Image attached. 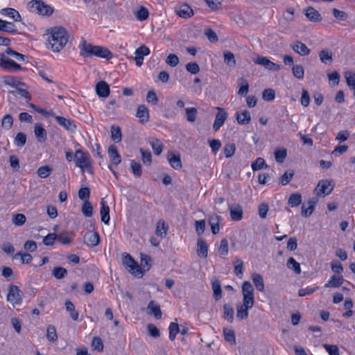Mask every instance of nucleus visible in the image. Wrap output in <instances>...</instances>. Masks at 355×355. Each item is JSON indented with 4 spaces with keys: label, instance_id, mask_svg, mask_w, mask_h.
<instances>
[{
    "label": "nucleus",
    "instance_id": "2eb2a0df",
    "mask_svg": "<svg viewBox=\"0 0 355 355\" xmlns=\"http://www.w3.org/2000/svg\"><path fill=\"white\" fill-rule=\"evenodd\" d=\"M304 15L309 20L312 22H320L322 19V17L318 11L311 6H309L306 8Z\"/></svg>",
    "mask_w": 355,
    "mask_h": 355
},
{
    "label": "nucleus",
    "instance_id": "412c9836",
    "mask_svg": "<svg viewBox=\"0 0 355 355\" xmlns=\"http://www.w3.org/2000/svg\"><path fill=\"white\" fill-rule=\"evenodd\" d=\"M55 120L61 126L69 131L74 132L76 128V125L71 120L63 116H57Z\"/></svg>",
    "mask_w": 355,
    "mask_h": 355
},
{
    "label": "nucleus",
    "instance_id": "f8f14e48",
    "mask_svg": "<svg viewBox=\"0 0 355 355\" xmlns=\"http://www.w3.org/2000/svg\"><path fill=\"white\" fill-rule=\"evenodd\" d=\"M292 49L300 55H307L310 53V49L306 45L300 41H295L291 44Z\"/></svg>",
    "mask_w": 355,
    "mask_h": 355
},
{
    "label": "nucleus",
    "instance_id": "680f3d73",
    "mask_svg": "<svg viewBox=\"0 0 355 355\" xmlns=\"http://www.w3.org/2000/svg\"><path fill=\"white\" fill-rule=\"evenodd\" d=\"M254 288L250 282L245 281L242 284V294L243 295H252Z\"/></svg>",
    "mask_w": 355,
    "mask_h": 355
},
{
    "label": "nucleus",
    "instance_id": "a878e982",
    "mask_svg": "<svg viewBox=\"0 0 355 355\" xmlns=\"http://www.w3.org/2000/svg\"><path fill=\"white\" fill-rule=\"evenodd\" d=\"M236 120L239 124L245 125L250 122V113L248 110H243L236 113Z\"/></svg>",
    "mask_w": 355,
    "mask_h": 355
},
{
    "label": "nucleus",
    "instance_id": "a18cd8bd",
    "mask_svg": "<svg viewBox=\"0 0 355 355\" xmlns=\"http://www.w3.org/2000/svg\"><path fill=\"white\" fill-rule=\"evenodd\" d=\"M187 119L189 122L193 123L196 121L198 110L195 107H187L185 109Z\"/></svg>",
    "mask_w": 355,
    "mask_h": 355
},
{
    "label": "nucleus",
    "instance_id": "dca6fc26",
    "mask_svg": "<svg viewBox=\"0 0 355 355\" xmlns=\"http://www.w3.org/2000/svg\"><path fill=\"white\" fill-rule=\"evenodd\" d=\"M0 14L3 16H6L12 19L15 21H20L21 20L19 12L12 8H6L0 10Z\"/></svg>",
    "mask_w": 355,
    "mask_h": 355
},
{
    "label": "nucleus",
    "instance_id": "423d86ee",
    "mask_svg": "<svg viewBox=\"0 0 355 355\" xmlns=\"http://www.w3.org/2000/svg\"><path fill=\"white\" fill-rule=\"evenodd\" d=\"M0 67L8 71H17L21 69L19 64L10 59L4 53H0Z\"/></svg>",
    "mask_w": 355,
    "mask_h": 355
},
{
    "label": "nucleus",
    "instance_id": "b1692460",
    "mask_svg": "<svg viewBox=\"0 0 355 355\" xmlns=\"http://www.w3.org/2000/svg\"><path fill=\"white\" fill-rule=\"evenodd\" d=\"M107 153L112 164L118 165L121 163V158L115 146L111 145L108 148Z\"/></svg>",
    "mask_w": 355,
    "mask_h": 355
},
{
    "label": "nucleus",
    "instance_id": "4468645a",
    "mask_svg": "<svg viewBox=\"0 0 355 355\" xmlns=\"http://www.w3.org/2000/svg\"><path fill=\"white\" fill-rule=\"evenodd\" d=\"M230 216L232 220L239 221L243 218V209L239 204H233L229 207Z\"/></svg>",
    "mask_w": 355,
    "mask_h": 355
},
{
    "label": "nucleus",
    "instance_id": "6e6d98bb",
    "mask_svg": "<svg viewBox=\"0 0 355 355\" xmlns=\"http://www.w3.org/2000/svg\"><path fill=\"white\" fill-rule=\"evenodd\" d=\"M347 85L353 89H355V72L346 71L345 73Z\"/></svg>",
    "mask_w": 355,
    "mask_h": 355
},
{
    "label": "nucleus",
    "instance_id": "e433bc0d",
    "mask_svg": "<svg viewBox=\"0 0 355 355\" xmlns=\"http://www.w3.org/2000/svg\"><path fill=\"white\" fill-rule=\"evenodd\" d=\"M302 196L299 193H292L288 200V204L292 207H295L302 203Z\"/></svg>",
    "mask_w": 355,
    "mask_h": 355
},
{
    "label": "nucleus",
    "instance_id": "0e129e2a",
    "mask_svg": "<svg viewBox=\"0 0 355 355\" xmlns=\"http://www.w3.org/2000/svg\"><path fill=\"white\" fill-rule=\"evenodd\" d=\"M82 212L86 217H90L93 214V207L89 201H85L82 207Z\"/></svg>",
    "mask_w": 355,
    "mask_h": 355
},
{
    "label": "nucleus",
    "instance_id": "09e8293b",
    "mask_svg": "<svg viewBox=\"0 0 355 355\" xmlns=\"http://www.w3.org/2000/svg\"><path fill=\"white\" fill-rule=\"evenodd\" d=\"M149 15L148 10L146 8L141 6L135 13L136 18L139 21H144L148 19Z\"/></svg>",
    "mask_w": 355,
    "mask_h": 355
},
{
    "label": "nucleus",
    "instance_id": "58836bf2",
    "mask_svg": "<svg viewBox=\"0 0 355 355\" xmlns=\"http://www.w3.org/2000/svg\"><path fill=\"white\" fill-rule=\"evenodd\" d=\"M3 83L6 85H10L12 87L17 88V87L19 85H24V83L19 81L14 76H4L3 78Z\"/></svg>",
    "mask_w": 355,
    "mask_h": 355
},
{
    "label": "nucleus",
    "instance_id": "052dcab7",
    "mask_svg": "<svg viewBox=\"0 0 355 355\" xmlns=\"http://www.w3.org/2000/svg\"><path fill=\"white\" fill-rule=\"evenodd\" d=\"M224 62L229 66H234L236 60L234 53L230 51H225L224 53Z\"/></svg>",
    "mask_w": 355,
    "mask_h": 355
},
{
    "label": "nucleus",
    "instance_id": "774afa93",
    "mask_svg": "<svg viewBox=\"0 0 355 355\" xmlns=\"http://www.w3.org/2000/svg\"><path fill=\"white\" fill-rule=\"evenodd\" d=\"M92 346L94 348V349H96L98 352H101L103 349V343L101 338L99 337H94Z\"/></svg>",
    "mask_w": 355,
    "mask_h": 355
},
{
    "label": "nucleus",
    "instance_id": "c9c22d12",
    "mask_svg": "<svg viewBox=\"0 0 355 355\" xmlns=\"http://www.w3.org/2000/svg\"><path fill=\"white\" fill-rule=\"evenodd\" d=\"M250 308H247L242 304H237L236 306V318L239 320H245L248 317V310Z\"/></svg>",
    "mask_w": 355,
    "mask_h": 355
},
{
    "label": "nucleus",
    "instance_id": "f03ea898",
    "mask_svg": "<svg viewBox=\"0 0 355 355\" xmlns=\"http://www.w3.org/2000/svg\"><path fill=\"white\" fill-rule=\"evenodd\" d=\"M80 55L84 57L96 56L107 60L113 57L112 52L107 48L103 46H94L84 40L80 44Z\"/></svg>",
    "mask_w": 355,
    "mask_h": 355
},
{
    "label": "nucleus",
    "instance_id": "a211bd4d",
    "mask_svg": "<svg viewBox=\"0 0 355 355\" xmlns=\"http://www.w3.org/2000/svg\"><path fill=\"white\" fill-rule=\"evenodd\" d=\"M136 116L139 118L141 123H146L149 121V111L145 105L138 106Z\"/></svg>",
    "mask_w": 355,
    "mask_h": 355
},
{
    "label": "nucleus",
    "instance_id": "864d4df0",
    "mask_svg": "<svg viewBox=\"0 0 355 355\" xmlns=\"http://www.w3.org/2000/svg\"><path fill=\"white\" fill-rule=\"evenodd\" d=\"M13 124V119L10 114H6L3 116L1 121V127L9 130L12 128Z\"/></svg>",
    "mask_w": 355,
    "mask_h": 355
},
{
    "label": "nucleus",
    "instance_id": "bb28decb",
    "mask_svg": "<svg viewBox=\"0 0 355 355\" xmlns=\"http://www.w3.org/2000/svg\"><path fill=\"white\" fill-rule=\"evenodd\" d=\"M343 281L344 279L343 276H336L334 275L331 277L330 279L325 284L324 286L326 288L339 287L343 284Z\"/></svg>",
    "mask_w": 355,
    "mask_h": 355
},
{
    "label": "nucleus",
    "instance_id": "a19ab883",
    "mask_svg": "<svg viewBox=\"0 0 355 355\" xmlns=\"http://www.w3.org/2000/svg\"><path fill=\"white\" fill-rule=\"evenodd\" d=\"M212 289L214 293V297L216 300H218L222 297V289L220 282L219 280H215L212 282Z\"/></svg>",
    "mask_w": 355,
    "mask_h": 355
},
{
    "label": "nucleus",
    "instance_id": "20e7f679",
    "mask_svg": "<svg viewBox=\"0 0 355 355\" xmlns=\"http://www.w3.org/2000/svg\"><path fill=\"white\" fill-rule=\"evenodd\" d=\"M31 8L41 15L50 16L53 12V8L46 4L42 0H33L29 2Z\"/></svg>",
    "mask_w": 355,
    "mask_h": 355
},
{
    "label": "nucleus",
    "instance_id": "5fc2aeb1",
    "mask_svg": "<svg viewBox=\"0 0 355 355\" xmlns=\"http://www.w3.org/2000/svg\"><path fill=\"white\" fill-rule=\"evenodd\" d=\"M130 167L135 176L139 178L141 175L142 169L141 165L139 163L135 162V160H132L130 163Z\"/></svg>",
    "mask_w": 355,
    "mask_h": 355
},
{
    "label": "nucleus",
    "instance_id": "4d7b16f0",
    "mask_svg": "<svg viewBox=\"0 0 355 355\" xmlns=\"http://www.w3.org/2000/svg\"><path fill=\"white\" fill-rule=\"evenodd\" d=\"M179 62L178 57L174 53H170L166 59V63L171 67H176Z\"/></svg>",
    "mask_w": 355,
    "mask_h": 355
},
{
    "label": "nucleus",
    "instance_id": "37998d69",
    "mask_svg": "<svg viewBox=\"0 0 355 355\" xmlns=\"http://www.w3.org/2000/svg\"><path fill=\"white\" fill-rule=\"evenodd\" d=\"M286 266L289 269L295 271V272L296 274H298V275L300 274V272H301L300 265L298 262H297L295 261V259L294 258L290 257L287 261Z\"/></svg>",
    "mask_w": 355,
    "mask_h": 355
},
{
    "label": "nucleus",
    "instance_id": "ddd939ff",
    "mask_svg": "<svg viewBox=\"0 0 355 355\" xmlns=\"http://www.w3.org/2000/svg\"><path fill=\"white\" fill-rule=\"evenodd\" d=\"M150 54V49L145 45H141L135 51V62L136 64L139 67L143 64L144 56Z\"/></svg>",
    "mask_w": 355,
    "mask_h": 355
},
{
    "label": "nucleus",
    "instance_id": "de8ad7c7",
    "mask_svg": "<svg viewBox=\"0 0 355 355\" xmlns=\"http://www.w3.org/2000/svg\"><path fill=\"white\" fill-rule=\"evenodd\" d=\"M18 257L20 258L21 259V263L22 264H25V263H29L32 259H33V257L32 256L28 254V253H23V252H19L17 253H16L14 256H13V259H17Z\"/></svg>",
    "mask_w": 355,
    "mask_h": 355
},
{
    "label": "nucleus",
    "instance_id": "f704fd0d",
    "mask_svg": "<svg viewBox=\"0 0 355 355\" xmlns=\"http://www.w3.org/2000/svg\"><path fill=\"white\" fill-rule=\"evenodd\" d=\"M66 310L70 313L71 319L74 321L78 319L79 313L76 310L74 304L69 300L65 302Z\"/></svg>",
    "mask_w": 355,
    "mask_h": 355
},
{
    "label": "nucleus",
    "instance_id": "ea45409f",
    "mask_svg": "<svg viewBox=\"0 0 355 355\" xmlns=\"http://www.w3.org/2000/svg\"><path fill=\"white\" fill-rule=\"evenodd\" d=\"M168 227L164 221H159L156 225V234L161 238L166 236Z\"/></svg>",
    "mask_w": 355,
    "mask_h": 355
},
{
    "label": "nucleus",
    "instance_id": "79ce46f5",
    "mask_svg": "<svg viewBox=\"0 0 355 355\" xmlns=\"http://www.w3.org/2000/svg\"><path fill=\"white\" fill-rule=\"evenodd\" d=\"M251 167H252V169L254 171H256L261 170L263 168H267L268 166L266 164L265 160H264L263 158L258 157V158L256 159L255 161H254L252 163Z\"/></svg>",
    "mask_w": 355,
    "mask_h": 355
},
{
    "label": "nucleus",
    "instance_id": "39448f33",
    "mask_svg": "<svg viewBox=\"0 0 355 355\" xmlns=\"http://www.w3.org/2000/svg\"><path fill=\"white\" fill-rule=\"evenodd\" d=\"M74 160L76 165L80 167L82 171L87 169L91 172L90 157L88 153L81 150H77L75 153Z\"/></svg>",
    "mask_w": 355,
    "mask_h": 355
},
{
    "label": "nucleus",
    "instance_id": "1a4fd4ad",
    "mask_svg": "<svg viewBox=\"0 0 355 355\" xmlns=\"http://www.w3.org/2000/svg\"><path fill=\"white\" fill-rule=\"evenodd\" d=\"M218 113L213 124V129L217 131L227 119V113L221 107H216Z\"/></svg>",
    "mask_w": 355,
    "mask_h": 355
},
{
    "label": "nucleus",
    "instance_id": "3c124183",
    "mask_svg": "<svg viewBox=\"0 0 355 355\" xmlns=\"http://www.w3.org/2000/svg\"><path fill=\"white\" fill-rule=\"evenodd\" d=\"M234 273L236 276L241 277L243 273V262L239 258L235 259L234 261Z\"/></svg>",
    "mask_w": 355,
    "mask_h": 355
},
{
    "label": "nucleus",
    "instance_id": "f257e3e1",
    "mask_svg": "<svg viewBox=\"0 0 355 355\" xmlns=\"http://www.w3.org/2000/svg\"><path fill=\"white\" fill-rule=\"evenodd\" d=\"M49 48L53 52H60L67 44L69 36L65 28L55 26L49 30L47 33Z\"/></svg>",
    "mask_w": 355,
    "mask_h": 355
},
{
    "label": "nucleus",
    "instance_id": "7ed1b4c3",
    "mask_svg": "<svg viewBox=\"0 0 355 355\" xmlns=\"http://www.w3.org/2000/svg\"><path fill=\"white\" fill-rule=\"evenodd\" d=\"M122 262L123 266L135 276L143 275L141 267L133 257L127 252L122 254Z\"/></svg>",
    "mask_w": 355,
    "mask_h": 355
},
{
    "label": "nucleus",
    "instance_id": "49530a36",
    "mask_svg": "<svg viewBox=\"0 0 355 355\" xmlns=\"http://www.w3.org/2000/svg\"><path fill=\"white\" fill-rule=\"evenodd\" d=\"M223 334L225 340L227 342L230 343V344H234L236 343V338L234 330L225 328L223 329Z\"/></svg>",
    "mask_w": 355,
    "mask_h": 355
},
{
    "label": "nucleus",
    "instance_id": "69168bd1",
    "mask_svg": "<svg viewBox=\"0 0 355 355\" xmlns=\"http://www.w3.org/2000/svg\"><path fill=\"white\" fill-rule=\"evenodd\" d=\"M26 218L25 215H24L22 214H15L12 218V223L16 226L23 225L26 223Z\"/></svg>",
    "mask_w": 355,
    "mask_h": 355
},
{
    "label": "nucleus",
    "instance_id": "e2e57ef3",
    "mask_svg": "<svg viewBox=\"0 0 355 355\" xmlns=\"http://www.w3.org/2000/svg\"><path fill=\"white\" fill-rule=\"evenodd\" d=\"M26 142V136L23 132H19L17 134L15 138V144L18 147L24 146Z\"/></svg>",
    "mask_w": 355,
    "mask_h": 355
},
{
    "label": "nucleus",
    "instance_id": "338daca9",
    "mask_svg": "<svg viewBox=\"0 0 355 355\" xmlns=\"http://www.w3.org/2000/svg\"><path fill=\"white\" fill-rule=\"evenodd\" d=\"M46 337L50 341H55L57 340L56 329L54 326L50 325L48 327L46 330Z\"/></svg>",
    "mask_w": 355,
    "mask_h": 355
},
{
    "label": "nucleus",
    "instance_id": "f3484780",
    "mask_svg": "<svg viewBox=\"0 0 355 355\" xmlns=\"http://www.w3.org/2000/svg\"><path fill=\"white\" fill-rule=\"evenodd\" d=\"M147 313L153 315L156 319L162 318V311L159 304L155 301H150L147 306Z\"/></svg>",
    "mask_w": 355,
    "mask_h": 355
},
{
    "label": "nucleus",
    "instance_id": "7c9ffc66",
    "mask_svg": "<svg viewBox=\"0 0 355 355\" xmlns=\"http://www.w3.org/2000/svg\"><path fill=\"white\" fill-rule=\"evenodd\" d=\"M252 279L257 290L259 291H263L264 290V282L263 277L260 274H252Z\"/></svg>",
    "mask_w": 355,
    "mask_h": 355
},
{
    "label": "nucleus",
    "instance_id": "603ef678",
    "mask_svg": "<svg viewBox=\"0 0 355 355\" xmlns=\"http://www.w3.org/2000/svg\"><path fill=\"white\" fill-rule=\"evenodd\" d=\"M169 330V338L171 340H174L177 334L180 331V327L178 323L171 322L168 327Z\"/></svg>",
    "mask_w": 355,
    "mask_h": 355
},
{
    "label": "nucleus",
    "instance_id": "c85d7f7f",
    "mask_svg": "<svg viewBox=\"0 0 355 355\" xmlns=\"http://www.w3.org/2000/svg\"><path fill=\"white\" fill-rule=\"evenodd\" d=\"M85 238H87L88 243L87 244L92 247L96 246L100 243V236L98 232H88L85 235Z\"/></svg>",
    "mask_w": 355,
    "mask_h": 355
},
{
    "label": "nucleus",
    "instance_id": "aec40b11",
    "mask_svg": "<svg viewBox=\"0 0 355 355\" xmlns=\"http://www.w3.org/2000/svg\"><path fill=\"white\" fill-rule=\"evenodd\" d=\"M34 133L38 142L43 143L47 139L46 131L40 123L35 125Z\"/></svg>",
    "mask_w": 355,
    "mask_h": 355
},
{
    "label": "nucleus",
    "instance_id": "473e14b6",
    "mask_svg": "<svg viewBox=\"0 0 355 355\" xmlns=\"http://www.w3.org/2000/svg\"><path fill=\"white\" fill-rule=\"evenodd\" d=\"M223 318L230 322L234 320V309L229 304L223 305Z\"/></svg>",
    "mask_w": 355,
    "mask_h": 355
},
{
    "label": "nucleus",
    "instance_id": "6e6552de",
    "mask_svg": "<svg viewBox=\"0 0 355 355\" xmlns=\"http://www.w3.org/2000/svg\"><path fill=\"white\" fill-rule=\"evenodd\" d=\"M254 62L257 64L264 67L268 70L278 71L282 68L280 65L272 62L265 56L259 55L254 60Z\"/></svg>",
    "mask_w": 355,
    "mask_h": 355
},
{
    "label": "nucleus",
    "instance_id": "4be33fe9",
    "mask_svg": "<svg viewBox=\"0 0 355 355\" xmlns=\"http://www.w3.org/2000/svg\"><path fill=\"white\" fill-rule=\"evenodd\" d=\"M197 254L200 257L207 258L208 254V246L206 241L199 238L197 241Z\"/></svg>",
    "mask_w": 355,
    "mask_h": 355
},
{
    "label": "nucleus",
    "instance_id": "13d9d810",
    "mask_svg": "<svg viewBox=\"0 0 355 355\" xmlns=\"http://www.w3.org/2000/svg\"><path fill=\"white\" fill-rule=\"evenodd\" d=\"M52 169L49 166H43L37 169V173L41 178H46L49 176Z\"/></svg>",
    "mask_w": 355,
    "mask_h": 355
},
{
    "label": "nucleus",
    "instance_id": "2f4dec72",
    "mask_svg": "<svg viewBox=\"0 0 355 355\" xmlns=\"http://www.w3.org/2000/svg\"><path fill=\"white\" fill-rule=\"evenodd\" d=\"M150 144L155 155H158L162 153L164 145L160 140L155 138H151L150 139Z\"/></svg>",
    "mask_w": 355,
    "mask_h": 355
},
{
    "label": "nucleus",
    "instance_id": "cd10ccee",
    "mask_svg": "<svg viewBox=\"0 0 355 355\" xmlns=\"http://www.w3.org/2000/svg\"><path fill=\"white\" fill-rule=\"evenodd\" d=\"M319 58L324 64L331 63L333 61V53L329 49H322L319 52Z\"/></svg>",
    "mask_w": 355,
    "mask_h": 355
},
{
    "label": "nucleus",
    "instance_id": "c03bdc74",
    "mask_svg": "<svg viewBox=\"0 0 355 355\" xmlns=\"http://www.w3.org/2000/svg\"><path fill=\"white\" fill-rule=\"evenodd\" d=\"M52 275L56 279H60L65 277L67 275L66 268L60 266L55 267L52 270Z\"/></svg>",
    "mask_w": 355,
    "mask_h": 355
},
{
    "label": "nucleus",
    "instance_id": "9d476101",
    "mask_svg": "<svg viewBox=\"0 0 355 355\" xmlns=\"http://www.w3.org/2000/svg\"><path fill=\"white\" fill-rule=\"evenodd\" d=\"M96 93L100 98H107L109 96L110 93V89L109 85L104 80H101L96 83Z\"/></svg>",
    "mask_w": 355,
    "mask_h": 355
},
{
    "label": "nucleus",
    "instance_id": "bf43d9fd",
    "mask_svg": "<svg viewBox=\"0 0 355 355\" xmlns=\"http://www.w3.org/2000/svg\"><path fill=\"white\" fill-rule=\"evenodd\" d=\"M293 76L298 78L302 79L304 78V68L300 64H296L293 67L292 69Z\"/></svg>",
    "mask_w": 355,
    "mask_h": 355
},
{
    "label": "nucleus",
    "instance_id": "5701e85b",
    "mask_svg": "<svg viewBox=\"0 0 355 355\" xmlns=\"http://www.w3.org/2000/svg\"><path fill=\"white\" fill-rule=\"evenodd\" d=\"M167 159L171 166L175 169H180L182 167L180 155L174 154L173 152H168Z\"/></svg>",
    "mask_w": 355,
    "mask_h": 355
},
{
    "label": "nucleus",
    "instance_id": "9b49d317",
    "mask_svg": "<svg viewBox=\"0 0 355 355\" xmlns=\"http://www.w3.org/2000/svg\"><path fill=\"white\" fill-rule=\"evenodd\" d=\"M315 191L318 195L324 194L329 195L333 191V187L331 186L330 181L327 180H322L319 182Z\"/></svg>",
    "mask_w": 355,
    "mask_h": 355
},
{
    "label": "nucleus",
    "instance_id": "0eeeda50",
    "mask_svg": "<svg viewBox=\"0 0 355 355\" xmlns=\"http://www.w3.org/2000/svg\"><path fill=\"white\" fill-rule=\"evenodd\" d=\"M8 293L7 295V300L12 305L20 304L22 300L21 291L18 286L10 284L8 287Z\"/></svg>",
    "mask_w": 355,
    "mask_h": 355
},
{
    "label": "nucleus",
    "instance_id": "6ab92c4d",
    "mask_svg": "<svg viewBox=\"0 0 355 355\" xmlns=\"http://www.w3.org/2000/svg\"><path fill=\"white\" fill-rule=\"evenodd\" d=\"M175 12L179 17L184 19L190 18L193 15L192 8L187 3L181 6Z\"/></svg>",
    "mask_w": 355,
    "mask_h": 355
},
{
    "label": "nucleus",
    "instance_id": "72a5a7b5",
    "mask_svg": "<svg viewBox=\"0 0 355 355\" xmlns=\"http://www.w3.org/2000/svg\"><path fill=\"white\" fill-rule=\"evenodd\" d=\"M239 89L238 94L241 96H246L249 91V83L244 78H241L239 80Z\"/></svg>",
    "mask_w": 355,
    "mask_h": 355
},
{
    "label": "nucleus",
    "instance_id": "4c0bfd02",
    "mask_svg": "<svg viewBox=\"0 0 355 355\" xmlns=\"http://www.w3.org/2000/svg\"><path fill=\"white\" fill-rule=\"evenodd\" d=\"M111 137L112 139L115 142L118 143L121 141V130L120 127L112 125L111 127Z\"/></svg>",
    "mask_w": 355,
    "mask_h": 355
},
{
    "label": "nucleus",
    "instance_id": "c756f323",
    "mask_svg": "<svg viewBox=\"0 0 355 355\" xmlns=\"http://www.w3.org/2000/svg\"><path fill=\"white\" fill-rule=\"evenodd\" d=\"M219 223L220 217L218 215H213L209 218V223L214 234H218L220 230Z\"/></svg>",
    "mask_w": 355,
    "mask_h": 355
},
{
    "label": "nucleus",
    "instance_id": "8fccbe9b",
    "mask_svg": "<svg viewBox=\"0 0 355 355\" xmlns=\"http://www.w3.org/2000/svg\"><path fill=\"white\" fill-rule=\"evenodd\" d=\"M295 173L293 170L287 171L284 174L279 178L280 183L282 185H286L292 180Z\"/></svg>",
    "mask_w": 355,
    "mask_h": 355
},
{
    "label": "nucleus",
    "instance_id": "393cba45",
    "mask_svg": "<svg viewBox=\"0 0 355 355\" xmlns=\"http://www.w3.org/2000/svg\"><path fill=\"white\" fill-rule=\"evenodd\" d=\"M101 221L105 224H108L110 221V208L103 199L101 202Z\"/></svg>",
    "mask_w": 355,
    "mask_h": 355
}]
</instances>
